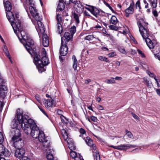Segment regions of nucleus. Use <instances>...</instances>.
Here are the masks:
<instances>
[{
    "instance_id": "nucleus-1",
    "label": "nucleus",
    "mask_w": 160,
    "mask_h": 160,
    "mask_svg": "<svg viewBox=\"0 0 160 160\" xmlns=\"http://www.w3.org/2000/svg\"><path fill=\"white\" fill-rule=\"evenodd\" d=\"M24 114L21 110L18 109L17 110L16 118L17 119L13 121L12 130V141H15L21 138V133L19 129L24 127Z\"/></svg>"
},
{
    "instance_id": "nucleus-2",
    "label": "nucleus",
    "mask_w": 160,
    "mask_h": 160,
    "mask_svg": "<svg viewBox=\"0 0 160 160\" xmlns=\"http://www.w3.org/2000/svg\"><path fill=\"white\" fill-rule=\"evenodd\" d=\"M23 118L24 122L23 130L25 133L27 134L30 133L33 138H37L42 131L39 129L34 121L29 118L28 115L24 114Z\"/></svg>"
},
{
    "instance_id": "nucleus-3",
    "label": "nucleus",
    "mask_w": 160,
    "mask_h": 160,
    "mask_svg": "<svg viewBox=\"0 0 160 160\" xmlns=\"http://www.w3.org/2000/svg\"><path fill=\"white\" fill-rule=\"evenodd\" d=\"M11 25L21 42L23 41V42H26L25 40L28 36L21 26L20 21L18 20L15 22H12Z\"/></svg>"
},
{
    "instance_id": "nucleus-4",
    "label": "nucleus",
    "mask_w": 160,
    "mask_h": 160,
    "mask_svg": "<svg viewBox=\"0 0 160 160\" xmlns=\"http://www.w3.org/2000/svg\"><path fill=\"white\" fill-rule=\"evenodd\" d=\"M33 62L38 68V71L42 73L46 70L44 67L48 65L49 62L46 56H43L40 59V56L38 54L35 55Z\"/></svg>"
},
{
    "instance_id": "nucleus-5",
    "label": "nucleus",
    "mask_w": 160,
    "mask_h": 160,
    "mask_svg": "<svg viewBox=\"0 0 160 160\" xmlns=\"http://www.w3.org/2000/svg\"><path fill=\"white\" fill-rule=\"evenodd\" d=\"M86 5L88 6V8L86 7H84L82 4L80 2V3H78V7L79 8V10L77 12L79 13H81L84 10L85 8L88 11H90L93 16L97 18H99L98 15L99 13V10L96 8V7L90 5L86 4Z\"/></svg>"
},
{
    "instance_id": "nucleus-6",
    "label": "nucleus",
    "mask_w": 160,
    "mask_h": 160,
    "mask_svg": "<svg viewBox=\"0 0 160 160\" xmlns=\"http://www.w3.org/2000/svg\"><path fill=\"white\" fill-rule=\"evenodd\" d=\"M137 24L139 28V31L143 39L148 38L150 34L148 29L146 27L148 24L143 21V20L140 19L137 22Z\"/></svg>"
},
{
    "instance_id": "nucleus-7",
    "label": "nucleus",
    "mask_w": 160,
    "mask_h": 160,
    "mask_svg": "<svg viewBox=\"0 0 160 160\" xmlns=\"http://www.w3.org/2000/svg\"><path fill=\"white\" fill-rule=\"evenodd\" d=\"M27 5L30 6L29 7L30 12L32 16L35 19H38L40 17L38 12L37 10L33 3V1L31 0H26V3Z\"/></svg>"
},
{
    "instance_id": "nucleus-8",
    "label": "nucleus",
    "mask_w": 160,
    "mask_h": 160,
    "mask_svg": "<svg viewBox=\"0 0 160 160\" xmlns=\"http://www.w3.org/2000/svg\"><path fill=\"white\" fill-rule=\"evenodd\" d=\"M4 6L6 11L7 17L9 22H12L15 19L14 14L10 11L12 8V6L11 3L8 1H6L5 2H4Z\"/></svg>"
},
{
    "instance_id": "nucleus-9",
    "label": "nucleus",
    "mask_w": 160,
    "mask_h": 160,
    "mask_svg": "<svg viewBox=\"0 0 160 160\" xmlns=\"http://www.w3.org/2000/svg\"><path fill=\"white\" fill-rule=\"evenodd\" d=\"M71 2L78 5V3H80V1L79 0H59L57 11H62L65 8L64 4L66 5H69Z\"/></svg>"
},
{
    "instance_id": "nucleus-10",
    "label": "nucleus",
    "mask_w": 160,
    "mask_h": 160,
    "mask_svg": "<svg viewBox=\"0 0 160 160\" xmlns=\"http://www.w3.org/2000/svg\"><path fill=\"white\" fill-rule=\"evenodd\" d=\"M73 46L69 44H67L63 43L62 41L61 43V46L60 48V55L59 58L60 59L62 60L63 58L61 56H65L67 55L68 50V47L72 48Z\"/></svg>"
},
{
    "instance_id": "nucleus-11",
    "label": "nucleus",
    "mask_w": 160,
    "mask_h": 160,
    "mask_svg": "<svg viewBox=\"0 0 160 160\" xmlns=\"http://www.w3.org/2000/svg\"><path fill=\"white\" fill-rule=\"evenodd\" d=\"M41 17H40L38 19H35L36 21L34 22V24L37 31L38 32L39 31L41 34H43L45 32V28L41 21Z\"/></svg>"
},
{
    "instance_id": "nucleus-12",
    "label": "nucleus",
    "mask_w": 160,
    "mask_h": 160,
    "mask_svg": "<svg viewBox=\"0 0 160 160\" xmlns=\"http://www.w3.org/2000/svg\"><path fill=\"white\" fill-rule=\"evenodd\" d=\"M25 40V42H23V41H22L21 42L24 45V47L30 54H31V51H32V46H33L34 44L33 41L31 38H30L29 37H28Z\"/></svg>"
},
{
    "instance_id": "nucleus-13",
    "label": "nucleus",
    "mask_w": 160,
    "mask_h": 160,
    "mask_svg": "<svg viewBox=\"0 0 160 160\" xmlns=\"http://www.w3.org/2000/svg\"><path fill=\"white\" fill-rule=\"evenodd\" d=\"M38 139L40 142H43V146L45 148H48L50 146V142L46 138L44 132L41 131L38 135Z\"/></svg>"
},
{
    "instance_id": "nucleus-14",
    "label": "nucleus",
    "mask_w": 160,
    "mask_h": 160,
    "mask_svg": "<svg viewBox=\"0 0 160 160\" xmlns=\"http://www.w3.org/2000/svg\"><path fill=\"white\" fill-rule=\"evenodd\" d=\"M73 36L68 32H66L64 33V35L61 38V42L62 41L63 43H64V42H65V43L67 44H69L72 46V44L71 42H69L71 39L72 38Z\"/></svg>"
},
{
    "instance_id": "nucleus-15",
    "label": "nucleus",
    "mask_w": 160,
    "mask_h": 160,
    "mask_svg": "<svg viewBox=\"0 0 160 160\" xmlns=\"http://www.w3.org/2000/svg\"><path fill=\"white\" fill-rule=\"evenodd\" d=\"M14 146L16 149H23L24 145L23 141L20 138L15 141H12Z\"/></svg>"
},
{
    "instance_id": "nucleus-16",
    "label": "nucleus",
    "mask_w": 160,
    "mask_h": 160,
    "mask_svg": "<svg viewBox=\"0 0 160 160\" xmlns=\"http://www.w3.org/2000/svg\"><path fill=\"white\" fill-rule=\"evenodd\" d=\"M136 147V145L128 144L117 146L115 147V148H114L119 150H125L130 148H134Z\"/></svg>"
},
{
    "instance_id": "nucleus-17",
    "label": "nucleus",
    "mask_w": 160,
    "mask_h": 160,
    "mask_svg": "<svg viewBox=\"0 0 160 160\" xmlns=\"http://www.w3.org/2000/svg\"><path fill=\"white\" fill-rule=\"evenodd\" d=\"M10 154L9 151L2 144H0V156L4 155L8 157Z\"/></svg>"
},
{
    "instance_id": "nucleus-18",
    "label": "nucleus",
    "mask_w": 160,
    "mask_h": 160,
    "mask_svg": "<svg viewBox=\"0 0 160 160\" xmlns=\"http://www.w3.org/2000/svg\"><path fill=\"white\" fill-rule=\"evenodd\" d=\"M134 7V3L132 1L130 3L129 7L125 10L126 16L128 17L130 14H132L134 12L133 8Z\"/></svg>"
},
{
    "instance_id": "nucleus-19",
    "label": "nucleus",
    "mask_w": 160,
    "mask_h": 160,
    "mask_svg": "<svg viewBox=\"0 0 160 160\" xmlns=\"http://www.w3.org/2000/svg\"><path fill=\"white\" fill-rule=\"evenodd\" d=\"M53 100L50 97V99L46 100L45 99H43V102L44 105L47 108L52 107L53 105Z\"/></svg>"
},
{
    "instance_id": "nucleus-20",
    "label": "nucleus",
    "mask_w": 160,
    "mask_h": 160,
    "mask_svg": "<svg viewBox=\"0 0 160 160\" xmlns=\"http://www.w3.org/2000/svg\"><path fill=\"white\" fill-rule=\"evenodd\" d=\"M25 151L24 149H17L15 153V156L17 158H22Z\"/></svg>"
},
{
    "instance_id": "nucleus-21",
    "label": "nucleus",
    "mask_w": 160,
    "mask_h": 160,
    "mask_svg": "<svg viewBox=\"0 0 160 160\" xmlns=\"http://www.w3.org/2000/svg\"><path fill=\"white\" fill-rule=\"evenodd\" d=\"M42 34V44L44 47H47L49 46V41L48 37L46 34Z\"/></svg>"
},
{
    "instance_id": "nucleus-22",
    "label": "nucleus",
    "mask_w": 160,
    "mask_h": 160,
    "mask_svg": "<svg viewBox=\"0 0 160 160\" xmlns=\"http://www.w3.org/2000/svg\"><path fill=\"white\" fill-rule=\"evenodd\" d=\"M154 48L153 53L155 57L160 61V46L159 45L155 46Z\"/></svg>"
},
{
    "instance_id": "nucleus-23",
    "label": "nucleus",
    "mask_w": 160,
    "mask_h": 160,
    "mask_svg": "<svg viewBox=\"0 0 160 160\" xmlns=\"http://www.w3.org/2000/svg\"><path fill=\"white\" fill-rule=\"evenodd\" d=\"M145 40L147 45L150 49L154 48L155 45L153 42L149 38L145 39Z\"/></svg>"
},
{
    "instance_id": "nucleus-24",
    "label": "nucleus",
    "mask_w": 160,
    "mask_h": 160,
    "mask_svg": "<svg viewBox=\"0 0 160 160\" xmlns=\"http://www.w3.org/2000/svg\"><path fill=\"white\" fill-rule=\"evenodd\" d=\"M83 138V139H84L86 143L88 145L91 146L93 145V141L90 137H87L86 139L85 138Z\"/></svg>"
},
{
    "instance_id": "nucleus-25",
    "label": "nucleus",
    "mask_w": 160,
    "mask_h": 160,
    "mask_svg": "<svg viewBox=\"0 0 160 160\" xmlns=\"http://www.w3.org/2000/svg\"><path fill=\"white\" fill-rule=\"evenodd\" d=\"M72 59L73 60V68L74 70L77 69V67L78 61L76 58L75 56L73 55L72 56Z\"/></svg>"
},
{
    "instance_id": "nucleus-26",
    "label": "nucleus",
    "mask_w": 160,
    "mask_h": 160,
    "mask_svg": "<svg viewBox=\"0 0 160 160\" xmlns=\"http://www.w3.org/2000/svg\"><path fill=\"white\" fill-rule=\"evenodd\" d=\"M118 19L116 16L114 15L112 16L110 19V22L111 23L115 25L118 22Z\"/></svg>"
},
{
    "instance_id": "nucleus-27",
    "label": "nucleus",
    "mask_w": 160,
    "mask_h": 160,
    "mask_svg": "<svg viewBox=\"0 0 160 160\" xmlns=\"http://www.w3.org/2000/svg\"><path fill=\"white\" fill-rule=\"evenodd\" d=\"M93 156L94 158V160H100V156L98 151H93Z\"/></svg>"
},
{
    "instance_id": "nucleus-28",
    "label": "nucleus",
    "mask_w": 160,
    "mask_h": 160,
    "mask_svg": "<svg viewBox=\"0 0 160 160\" xmlns=\"http://www.w3.org/2000/svg\"><path fill=\"white\" fill-rule=\"evenodd\" d=\"M3 49L4 51L6 53V55L8 57L9 59L10 60V61L11 62V58L10 56V53L8 52V50L7 47H6V46H4L3 47Z\"/></svg>"
},
{
    "instance_id": "nucleus-29",
    "label": "nucleus",
    "mask_w": 160,
    "mask_h": 160,
    "mask_svg": "<svg viewBox=\"0 0 160 160\" xmlns=\"http://www.w3.org/2000/svg\"><path fill=\"white\" fill-rule=\"evenodd\" d=\"M79 132L81 134L79 135V136L83 138V136L84 135H86V131L85 130L82 128H81L79 131Z\"/></svg>"
},
{
    "instance_id": "nucleus-30",
    "label": "nucleus",
    "mask_w": 160,
    "mask_h": 160,
    "mask_svg": "<svg viewBox=\"0 0 160 160\" xmlns=\"http://www.w3.org/2000/svg\"><path fill=\"white\" fill-rule=\"evenodd\" d=\"M57 24V32L59 34H61L62 31V28L61 23Z\"/></svg>"
},
{
    "instance_id": "nucleus-31",
    "label": "nucleus",
    "mask_w": 160,
    "mask_h": 160,
    "mask_svg": "<svg viewBox=\"0 0 160 160\" xmlns=\"http://www.w3.org/2000/svg\"><path fill=\"white\" fill-rule=\"evenodd\" d=\"M98 59L100 61L106 62H109V61L107 58L102 56H99L98 57Z\"/></svg>"
},
{
    "instance_id": "nucleus-32",
    "label": "nucleus",
    "mask_w": 160,
    "mask_h": 160,
    "mask_svg": "<svg viewBox=\"0 0 160 160\" xmlns=\"http://www.w3.org/2000/svg\"><path fill=\"white\" fill-rule=\"evenodd\" d=\"M60 118L62 122L64 124H66L68 123V119L62 115L60 116Z\"/></svg>"
},
{
    "instance_id": "nucleus-33",
    "label": "nucleus",
    "mask_w": 160,
    "mask_h": 160,
    "mask_svg": "<svg viewBox=\"0 0 160 160\" xmlns=\"http://www.w3.org/2000/svg\"><path fill=\"white\" fill-rule=\"evenodd\" d=\"M105 82L108 84L114 83L115 82L113 78H112L111 79H107L105 81Z\"/></svg>"
},
{
    "instance_id": "nucleus-34",
    "label": "nucleus",
    "mask_w": 160,
    "mask_h": 160,
    "mask_svg": "<svg viewBox=\"0 0 160 160\" xmlns=\"http://www.w3.org/2000/svg\"><path fill=\"white\" fill-rule=\"evenodd\" d=\"M94 38V37L93 35H89L86 36L84 38V40L91 41L93 40Z\"/></svg>"
},
{
    "instance_id": "nucleus-35",
    "label": "nucleus",
    "mask_w": 160,
    "mask_h": 160,
    "mask_svg": "<svg viewBox=\"0 0 160 160\" xmlns=\"http://www.w3.org/2000/svg\"><path fill=\"white\" fill-rule=\"evenodd\" d=\"M74 18L75 19L76 22L77 23H78L79 22V16L76 13L74 12L73 14Z\"/></svg>"
},
{
    "instance_id": "nucleus-36",
    "label": "nucleus",
    "mask_w": 160,
    "mask_h": 160,
    "mask_svg": "<svg viewBox=\"0 0 160 160\" xmlns=\"http://www.w3.org/2000/svg\"><path fill=\"white\" fill-rule=\"evenodd\" d=\"M105 13L104 12L102 11H99V14L98 15L99 18H97L99 20L102 21V18L105 16Z\"/></svg>"
},
{
    "instance_id": "nucleus-37",
    "label": "nucleus",
    "mask_w": 160,
    "mask_h": 160,
    "mask_svg": "<svg viewBox=\"0 0 160 160\" xmlns=\"http://www.w3.org/2000/svg\"><path fill=\"white\" fill-rule=\"evenodd\" d=\"M70 156L72 158H74V160H75V158L77 157H78V156H77V153L76 152L74 151H71L70 152Z\"/></svg>"
},
{
    "instance_id": "nucleus-38",
    "label": "nucleus",
    "mask_w": 160,
    "mask_h": 160,
    "mask_svg": "<svg viewBox=\"0 0 160 160\" xmlns=\"http://www.w3.org/2000/svg\"><path fill=\"white\" fill-rule=\"evenodd\" d=\"M70 31L71 33V34L72 36H73L74 34L76 32V27L75 26H73L70 29Z\"/></svg>"
},
{
    "instance_id": "nucleus-39",
    "label": "nucleus",
    "mask_w": 160,
    "mask_h": 160,
    "mask_svg": "<svg viewBox=\"0 0 160 160\" xmlns=\"http://www.w3.org/2000/svg\"><path fill=\"white\" fill-rule=\"evenodd\" d=\"M126 134L127 136L128 137L130 138L133 139V137L132 133L130 132V131H128V130H126Z\"/></svg>"
},
{
    "instance_id": "nucleus-40",
    "label": "nucleus",
    "mask_w": 160,
    "mask_h": 160,
    "mask_svg": "<svg viewBox=\"0 0 160 160\" xmlns=\"http://www.w3.org/2000/svg\"><path fill=\"white\" fill-rule=\"evenodd\" d=\"M152 7L153 8H155L157 6V0H150Z\"/></svg>"
},
{
    "instance_id": "nucleus-41",
    "label": "nucleus",
    "mask_w": 160,
    "mask_h": 160,
    "mask_svg": "<svg viewBox=\"0 0 160 160\" xmlns=\"http://www.w3.org/2000/svg\"><path fill=\"white\" fill-rule=\"evenodd\" d=\"M83 15L84 16H88L89 17L91 18L92 19H94V18H92V16H91L89 13L88 12H87L86 10L84 11H83Z\"/></svg>"
},
{
    "instance_id": "nucleus-42",
    "label": "nucleus",
    "mask_w": 160,
    "mask_h": 160,
    "mask_svg": "<svg viewBox=\"0 0 160 160\" xmlns=\"http://www.w3.org/2000/svg\"><path fill=\"white\" fill-rule=\"evenodd\" d=\"M48 160H53V156L51 153H48L47 154L46 156Z\"/></svg>"
},
{
    "instance_id": "nucleus-43",
    "label": "nucleus",
    "mask_w": 160,
    "mask_h": 160,
    "mask_svg": "<svg viewBox=\"0 0 160 160\" xmlns=\"http://www.w3.org/2000/svg\"><path fill=\"white\" fill-rule=\"evenodd\" d=\"M104 4L105 5L108 7L109 9L112 11L114 13H116V12L114 11L113 10L112 8V7L110 5L108 4V3L106 2H104Z\"/></svg>"
},
{
    "instance_id": "nucleus-44",
    "label": "nucleus",
    "mask_w": 160,
    "mask_h": 160,
    "mask_svg": "<svg viewBox=\"0 0 160 160\" xmlns=\"http://www.w3.org/2000/svg\"><path fill=\"white\" fill-rule=\"evenodd\" d=\"M56 19L57 21V24L60 23V22L62 21V19L60 15L57 14L56 17Z\"/></svg>"
},
{
    "instance_id": "nucleus-45",
    "label": "nucleus",
    "mask_w": 160,
    "mask_h": 160,
    "mask_svg": "<svg viewBox=\"0 0 160 160\" xmlns=\"http://www.w3.org/2000/svg\"><path fill=\"white\" fill-rule=\"evenodd\" d=\"M118 50L122 53L123 54H126V52L124 49L122 47H118Z\"/></svg>"
},
{
    "instance_id": "nucleus-46",
    "label": "nucleus",
    "mask_w": 160,
    "mask_h": 160,
    "mask_svg": "<svg viewBox=\"0 0 160 160\" xmlns=\"http://www.w3.org/2000/svg\"><path fill=\"white\" fill-rule=\"evenodd\" d=\"M4 138L3 134L0 132V144H2L4 141Z\"/></svg>"
},
{
    "instance_id": "nucleus-47",
    "label": "nucleus",
    "mask_w": 160,
    "mask_h": 160,
    "mask_svg": "<svg viewBox=\"0 0 160 160\" xmlns=\"http://www.w3.org/2000/svg\"><path fill=\"white\" fill-rule=\"evenodd\" d=\"M131 114L132 115V116L134 118H135V119L138 121H140V118L136 114H135L133 112H131Z\"/></svg>"
},
{
    "instance_id": "nucleus-48",
    "label": "nucleus",
    "mask_w": 160,
    "mask_h": 160,
    "mask_svg": "<svg viewBox=\"0 0 160 160\" xmlns=\"http://www.w3.org/2000/svg\"><path fill=\"white\" fill-rule=\"evenodd\" d=\"M137 51L139 53V54L140 55L141 57L142 58H144L145 57V55L144 54V53L141 51V50L139 49H138Z\"/></svg>"
},
{
    "instance_id": "nucleus-49",
    "label": "nucleus",
    "mask_w": 160,
    "mask_h": 160,
    "mask_svg": "<svg viewBox=\"0 0 160 160\" xmlns=\"http://www.w3.org/2000/svg\"><path fill=\"white\" fill-rule=\"evenodd\" d=\"M109 28L112 30H117V27L114 25H110L109 26Z\"/></svg>"
},
{
    "instance_id": "nucleus-50",
    "label": "nucleus",
    "mask_w": 160,
    "mask_h": 160,
    "mask_svg": "<svg viewBox=\"0 0 160 160\" xmlns=\"http://www.w3.org/2000/svg\"><path fill=\"white\" fill-rule=\"evenodd\" d=\"M108 55L109 57H112L116 56V54L115 52H112L108 53Z\"/></svg>"
},
{
    "instance_id": "nucleus-51",
    "label": "nucleus",
    "mask_w": 160,
    "mask_h": 160,
    "mask_svg": "<svg viewBox=\"0 0 160 160\" xmlns=\"http://www.w3.org/2000/svg\"><path fill=\"white\" fill-rule=\"evenodd\" d=\"M90 119L94 122H96L98 120L97 118L93 116H92L90 117Z\"/></svg>"
},
{
    "instance_id": "nucleus-52",
    "label": "nucleus",
    "mask_w": 160,
    "mask_h": 160,
    "mask_svg": "<svg viewBox=\"0 0 160 160\" xmlns=\"http://www.w3.org/2000/svg\"><path fill=\"white\" fill-rule=\"evenodd\" d=\"M19 16V15L18 14H16V13L15 14V17H16V18H14L15 19L12 22H16V21H18V20L20 21L19 19H18V18ZM11 22V23H12V22Z\"/></svg>"
},
{
    "instance_id": "nucleus-53",
    "label": "nucleus",
    "mask_w": 160,
    "mask_h": 160,
    "mask_svg": "<svg viewBox=\"0 0 160 160\" xmlns=\"http://www.w3.org/2000/svg\"><path fill=\"white\" fill-rule=\"evenodd\" d=\"M143 80L146 83V84L148 86L151 85V83H149V82L148 80L146 78H143Z\"/></svg>"
},
{
    "instance_id": "nucleus-54",
    "label": "nucleus",
    "mask_w": 160,
    "mask_h": 160,
    "mask_svg": "<svg viewBox=\"0 0 160 160\" xmlns=\"http://www.w3.org/2000/svg\"><path fill=\"white\" fill-rule=\"evenodd\" d=\"M35 98L39 103H41L40 98L39 95H37L35 96Z\"/></svg>"
},
{
    "instance_id": "nucleus-55",
    "label": "nucleus",
    "mask_w": 160,
    "mask_h": 160,
    "mask_svg": "<svg viewBox=\"0 0 160 160\" xmlns=\"http://www.w3.org/2000/svg\"><path fill=\"white\" fill-rule=\"evenodd\" d=\"M4 105V104L3 102L0 101V112H1L2 111Z\"/></svg>"
},
{
    "instance_id": "nucleus-56",
    "label": "nucleus",
    "mask_w": 160,
    "mask_h": 160,
    "mask_svg": "<svg viewBox=\"0 0 160 160\" xmlns=\"http://www.w3.org/2000/svg\"><path fill=\"white\" fill-rule=\"evenodd\" d=\"M135 5L136 8H137L138 7L139 9H141L140 1H138L136 3Z\"/></svg>"
},
{
    "instance_id": "nucleus-57",
    "label": "nucleus",
    "mask_w": 160,
    "mask_h": 160,
    "mask_svg": "<svg viewBox=\"0 0 160 160\" xmlns=\"http://www.w3.org/2000/svg\"><path fill=\"white\" fill-rule=\"evenodd\" d=\"M98 108L99 110H102L104 109V108L100 105H98Z\"/></svg>"
},
{
    "instance_id": "nucleus-58",
    "label": "nucleus",
    "mask_w": 160,
    "mask_h": 160,
    "mask_svg": "<svg viewBox=\"0 0 160 160\" xmlns=\"http://www.w3.org/2000/svg\"><path fill=\"white\" fill-rule=\"evenodd\" d=\"M64 135H63L64 138L65 139H66L68 138V134L66 130H64Z\"/></svg>"
},
{
    "instance_id": "nucleus-59",
    "label": "nucleus",
    "mask_w": 160,
    "mask_h": 160,
    "mask_svg": "<svg viewBox=\"0 0 160 160\" xmlns=\"http://www.w3.org/2000/svg\"><path fill=\"white\" fill-rule=\"evenodd\" d=\"M42 55L43 56H46V52L45 51V49L44 48H43L42 49Z\"/></svg>"
},
{
    "instance_id": "nucleus-60",
    "label": "nucleus",
    "mask_w": 160,
    "mask_h": 160,
    "mask_svg": "<svg viewBox=\"0 0 160 160\" xmlns=\"http://www.w3.org/2000/svg\"><path fill=\"white\" fill-rule=\"evenodd\" d=\"M91 82L90 79H86L85 80L84 82L86 84H88L89 83Z\"/></svg>"
},
{
    "instance_id": "nucleus-61",
    "label": "nucleus",
    "mask_w": 160,
    "mask_h": 160,
    "mask_svg": "<svg viewBox=\"0 0 160 160\" xmlns=\"http://www.w3.org/2000/svg\"><path fill=\"white\" fill-rule=\"evenodd\" d=\"M91 146H92V152H93V151H94V152H96V151H98L97 150H96V146L94 145L93 144V145H92Z\"/></svg>"
},
{
    "instance_id": "nucleus-62",
    "label": "nucleus",
    "mask_w": 160,
    "mask_h": 160,
    "mask_svg": "<svg viewBox=\"0 0 160 160\" xmlns=\"http://www.w3.org/2000/svg\"><path fill=\"white\" fill-rule=\"evenodd\" d=\"M20 160H30V159L28 157L24 156L22 157Z\"/></svg>"
},
{
    "instance_id": "nucleus-63",
    "label": "nucleus",
    "mask_w": 160,
    "mask_h": 160,
    "mask_svg": "<svg viewBox=\"0 0 160 160\" xmlns=\"http://www.w3.org/2000/svg\"><path fill=\"white\" fill-rule=\"evenodd\" d=\"M152 13L155 17H157L158 16V14L156 10L153 11Z\"/></svg>"
},
{
    "instance_id": "nucleus-64",
    "label": "nucleus",
    "mask_w": 160,
    "mask_h": 160,
    "mask_svg": "<svg viewBox=\"0 0 160 160\" xmlns=\"http://www.w3.org/2000/svg\"><path fill=\"white\" fill-rule=\"evenodd\" d=\"M114 79H115L116 80L121 81L122 79V78L121 77H116L115 78H114Z\"/></svg>"
}]
</instances>
